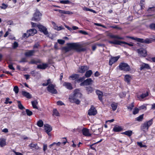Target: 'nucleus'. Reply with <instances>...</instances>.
Returning a JSON list of instances; mask_svg holds the SVG:
<instances>
[{
    "label": "nucleus",
    "instance_id": "f257e3e1",
    "mask_svg": "<svg viewBox=\"0 0 155 155\" xmlns=\"http://www.w3.org/2000/svg\"><path fill=\"white\" fill-rule=\"evenodd\" d=\"M67 46L62 48L65 52H68L71 49L75 50L78 52L84 51L86 50V48L83 47L82 45L78 43H68Z\"/></svg>",
    "mask_w": 155,
    "mask_h": 155
},
{
    "label": "nucleus",
    "instance_id": "f03ea898",
    "mask_svg": "<svg viewBox=\"0 0 155 155\" xmlns=\"http://www.w3.org/2000/svg\"><path fill=\"white\" fill-rule=\"evenodd\" d=\"M82 94L80 92L78 89H76L74 91V94L70 95L69 99L72 103H75L77 104H79L80 101L78 99V98L81 97Z\"/></svg>",
    "mask_w": 155,
    "mask_h": 155
},
{
    "label": "nucleus",
    "instance_id": "7ed1b4c3",
    "mask_svg": "<svg viewBox=\"0 0 155 155\" xmlns=\"http://www.w3.org/2000/svg\"><path fill=\"white\" fill-rule=\"evenodd\" d=\"M47 82L43 83L42 85L44 86H48L47 89L48 92L52 94H56L58 93V92L55 88L56 85L55 84H52V82L51 79H48L47 80Z\"/></svg>",
    "mask_w": 155,
    "mask_h": 155
},
{
    "label": "nucleus",
    "instance_id": "20e7f679",
    "mask_svg": "<svg viewBox=\"0 0 155 155\" xmlns=\"http://www.w3.org/2000/svg\"><path fill=\"white\" fill-rule=\"evenodd\" d=\"M153 121L151 119L142 124L141 126V130L144 132L148 131L149 127L153 124Z\"/></svg>",
    "mask_w": 155,
    "mask_h": 155
},
{
    "label": "nucleus",
    "instance_id": "39448f33",
    "mask_svg": "<svg viewBox=\"0 0 155 155\" xmlns=\"http://www.w3.org/2000/svg\"><path fill=\"white\" fill-rule=\"evenodd\" d=\"M129 38H131L133 40H135L138 42H141L142 43H144L147 44H149L152 42L153 40L150 38H147L145 39L142 38H134V37H129Z\"/></svg>",
    "mask_w": 155,
    "mask_h": 155
},
{
    "label": "nucleus",
    "instance_id": "423d86ee",
    "mask_svg": "<svg viewBox=\"0 0 155 155\" xmlns=\"http://www.w3.org/2000/svg\"><path fill=\"white\" fill-rule=\"evenodd\" d=\"M118 67L121 70L125 71H128L130 70V66L127 64L123 62L120 63Z\"/></svg>",
    "mask_w": 155,
    "mask_h": 155
},
{
    "label": "nucleus",
    "instance_id": "0eeeda50",
    "mask_svg": "<svg viewBox=\"0 0 155 155\" xmlns=\"http://www.w3.org/2000/svg\"><path fill=\"white\" fill-rule=\"evenodd\" d=\"M41 13L37 9L34 14L33 17L32 18L31 20L36 21H39L41 20Z\"/></svg>",
    "mask_w": 155,
    "mask_h": 155
},
{
    "label": "nucleus",
    "instance_id": "6e6552de",
    "mask_svg": "<svg viewBox=\"0 0 155 155\" xmlns=\"http://www.w3.org/2000/svg\"><path fill=\"white\" fill-rule=\"evenodd\" d=\"M137 52L139 55L141 57H145L147 55V50L143 48H141L137 49Z\"/></svg>",
    "mask_w": 155,
    "mask_h": 155
},
{
    "label": "nucleus",
    "instance_id": "1a4fd4ad",
    "mask_svg": "<svg viewBox=\"0 0 155 155\" xmlns=\"http://www.w3.org/2000/svg\"><path fill=\"white\" fill-rule=\"evenodd\" d=\"M37 32V31L34 28H32L27 31V33L23 35L24 37H28L30 36H33Z\"/></svg>",
    "mask_w": 155,
    "mask_h": 155
},
{
    "label": "nucleus",
    "instance_id": "9d476101",
    "mask_svg": "<svg viewBox=\"0 0 155 155\" xmlns=\"http://www.w3.org/2000/svg\"><path fill=\"white\" fill-rule=\"evenodd\" d=\"M93 82V81L92 80V79L91 78H89L85 80H84L80 84V85L81 86L88 85L92 84Z\"/></svg>",
    "mask_w": 155,
    "mask_h": 155
},
{
    "label": "nucleus",
    "instance_id": "9b49d317",
    "mask_svg": "<svg viewBox=\"0 0 155 155\" xmlns=\"http://www.w3.org/2000/svg\"><path fill=\"white\" fill-rule=\"evenodd\" d=\"M97 113V111L95 108L93 106H91V107L88 110V114L90 116L95 115Z\"/></svg>",
    "mask_w": 155,
    "mask_h": 155
},
{
    "label": "nucleus",
    "instance_id": "f8f14e48",
    "mask_svg": "<svg viewBox=\"0 0 155 155\" xmlns=\"http://www.w3.org/2000/svg\"><path fill=\"white\" fill-rule=\"evenodd\" d=\"M120 58L119 56L116 57L111 56L109 61V65L111 66L115 62H116Z\"/></svg>",
    "mask_w": 155,
    "mask_h": 155
},
{
    "label": "nucleus",
    "instance_id": "ddd939ff",
    "mask_svg": "<svg viewBox=\"0 0 155 155\" xmlns=\"http://www.w3.org/2000/svg\"><path fill=\"white\" fill-rule=\"evenodd\" d=\"M37 27L38 28L39 30L43 32L45 35H47L48 34V32L47 31V29L45 27L40 24H39L37 25Z\"/></svg>",
    "mask_w": 155,
    "mask_h": 155
},
{
    "label": "nucleus",
    "instance_id": "4468645a",
    "mask_svg": "<svg viewBox=\"0 0 155 155\" xmlns=\"http://www.w3.org/2000/svg\"><path fill=\"white\" fill-rule=\"evenodd\" d=\"M45 130L47 134L49 136H51V135L49 133L52 130V127L48 124L44 125Z\"/></svg>",
    "mask_w": 155,
    "mask_h": 155
},
{
    "label": "nucleus",
    "instance_id": "2eb2a0df",
    "mask_svg": "<svg viewBox=\"0 0 155 155\" xmlns=\"http://www.w3.org/2000/svg\"><path fill=\"white\" fill-rule=\"evenodd\" d=\"M150 68L148 64L143 63L140 65V70H142L145 69H150Z\"/></svg>",
    "mask_w": 155,
    "mask_h": 155
},
{
    "label": "nucleus",
    "instance_id": "dca6fc26",
    "mask_svg": "<svg viewBox=\"0 0 155 155\" xmlns=\"http://www.w3.org/2000/svg\"><path fill=\"white\" fill-rule=\"evenodd\" d=\"M132 79V76L130 75L127 74L124 76V81L126 82L128 84H130V81Z\"/></svg>",
    "mask_w": 155,
    "mask_h": 155
},
{
    "label": "nucleus",
    "instance_id": "f3484780",
    "mask_svg": "<svg viewBox=\"0 0 155 155\" xmlns=\"http://www.w3.org/2000/svg\"><path fill=\"white\" fill-rule=\"evenodd\" d=\"M123 128L120 126L115 125L113 129V131L114 132H118L123 130Z\"/></svg>",
    "mask_w": 155,
    "mask_h": 155
},
{
    "label": "nucleus",
    "instance_id": "a211bd4d",
    "mask_svg": "<svg viewBox=\"0 0 155 155\" xmlns=\"http://www.w3.org/2000/svg\"><path fill=\"white\" fill-rule=\"evenodd\" d=\"M89 69V68L87 66H83L80 67L78 71L81 73H84Z\"/></svg>",
    "mask_w": 155,
    "mask_h": 155
},
{
    "label": "nucleus",
    "instance_id": "6ab92c4d",
    "mask_svg": "<svg viewBox=\"0 0 155 155\" xmlns=\"http://www.w3.org/2000/svg\"><path fill=\"white\" fill-rule=\"evenodd\" d=\"M82 131L83 134L86 136L89 137L91 135V134L89 133V130L87 128H83L82 130Z\"/></svg>",
    "mask_w": 155,
    "mask_h": 155
},
{
    "label": "nucleus",
    "instance_id": "aec40b11",
    "mask_svg": "<svg viewBox=\"0 0 155 155\" xmlns=\"http://www.w3.org/2000/svg\"><path fill=\"white\" fill-rule=\"evenodd\" d=\"M63 86L69 90H71L73 89L72 85L70 83L65 82L63 84Z\"/></svg>",
    "mask_w": 155,
    "mask_h": 155
},
{
    "label": "nucleus",
    "instance_id": "412c9836",
    "mask_svg": "<svg viewBox=\"0 0 155 155\" xmlns=\"http://www.w3.org/2000/svg\"><path fill=\"white\" fill-rule=\"evenodd\" d=\"M118 104V103L115 102H113L111 103L110 106L113 111H114L117 109Z\"/></svg>",
    "mask_w": 155,
    "mask_h": 155
},
{
    "label": "nucleus",
    "instance_id": "4be33fe9",
    "mask_svg": "<svg viewBox=\"0 0 155 155\" xmlns=\"http://www.w3.org/2000/svg\"><path fill=\"white\" fill-rule=\"evenodd\" d=\"M51 23L53 26L54 29L55 30H57L58 31H60L61 30L63 29V28L62 26L58 27L56 25V24H55V23L53 21H52Z\"/></svg>",
    "mask_w": 155,
    "mask_h": 155
},
{
    "label": "nucleus",
    "instance_id": "5701e85b",
    "mask_svg": "<svg viewBox=\"0 0 155 155\" xmlns=\"http://www.w3.org/2000/svg\"><path fill=\"white\" fill-rule=\"evenodd\" d=\"M96 93L98 96L99 100L102 101L103 93L102 92L99 90H97L96 91Z\"/></svg>",
    "mask_w": 155,
    "mask_h": 155
},
{
    "label": "nucleus",
    "instance_id": "b1692460",
    "mask_svg": "<svg viewBox=\"0 0 155 155\" xmlns=\"http://www.w3.org/2000/svg\"><path fill=\"white\" fill-rule=\"evenodd\" d=\"M58 12L61 13L65 14L71 15L73 14V13L72 12L69 11H65L61 10H58Z\"/></svg>",
    "mask_w": 155,
    "mask_h": 155
},
{
    "label": "nucleus",
    "instance_id": "393cba45",
    "mask_svg": "<svg viewBox=\"0 0 155 155\" xmlns=\"http://www.w3.org/2000/svg\"><path fill=\"white\" fill-rule=\"evenodd\" d=\"M34 50H29L25 53V55L27 57H29L32 56L35 53Z\"/></svg>",
    "mask_w": 155,
    "mask_h": 155
},
{
    "label": "nucleus",
    "instance_id": "a878e982",
    "mask_svg": "<svg viewBox=\"0 0 155 155\" xmlns=\"http://www.w3.org/2000/svg\"><path fill=\"white\" fill-rule=\"evenodd\" d=\"M48 67V64H43L38 65L37 68L38 69H45Z\"/></svg>",
    "mask_w": 155,
    "mask_h": 155
},
{
    "label": "nucleus",
    "instance_id": "bb28decb",
    "mask_svg": "<svg viewBox=\"0 0 155 155\" xmlns=\"http://www.w3.org/2000/svg\"><path fill=\"white\" fill-rule=\"evenodd\" d=\"M22 94L25 97L28 98L30 99L31 98V95L28 92L25 91H22Z\"/></svg>",
    "mask_w": 155,
    "mask_h": 155
},
{
    "label": "nucleus",
    "instance_id": "cd10ccee",
    "mask_svg": "<svg viewBox=\"0 0 155 155\" xmlns=\"http://www.w3.org/2000/svg\"><path fill=\"white\" fill-rule=\"evenodd\" d=\"M108 42L111 44L121 45V41L117 40H114L113 41H109Z\"/></svg>",
    "mask_w": 155,
    "mask_h": 155
},
{
    "label": "nucleus",
    "instance_id": "c85d7f7f",
    "mask_svg": "<svg viewBox=\"0 0 155 155\" xmlns=\"http://www.w3.org/2000/svg\"><path fill=\"white\" fill-rule=\"evenodd\" d=\"M6 145V139L4 138L0 139V145L3 147Z\"/></svg>",
    "mask_w": 155,
    "mask_h": 155
},
{
    "label": "nucleus",
    "instance_id": "c756f323",
    "mask_svg": "<svg viewBox=\"0 0 155 155\" xmlns=\"http://www.w3.org/2000/svg\"><path fill=\"white\" fill-rule=\"evenodd\" d=\"M79 77V75L78 74H74L70 76L69 77V79H70L71 78H72V80H74L78 78Z\"/></svg>",
    "mask_w": 155,
    "mask_h": 155
},
{
    "label": "nucleus",
    "instance_id": "7c9ffc66",
    "mask_svg": "<svg viewBox=\"0 0 155 155\" xmlns=\"http://www.w3.org/2000/svg\"><path fill=\"white\" fill-rule=\"evenodd\" d=\"M123 134H125L128 136H130L132 134V131L131 130H129L126 131L122 133Z\"/></svg>",
    "mask_w": 155,
    "mask_h": 155
},
{
    "label": "nucleus",
    "instance_id": "2f4dec72",
    "mask_svg": "<svg viewBox=\"0 0 155 155\" xmlns=\"http://www.w3.org/2000/svg\"><path fill=\"white\" fill-rule=\"evenodd\" d=\"M92 73V71L89 70L87 71L85 74V76L86 78H89L90 77Z\"/></svg>",
    "mask_w": 155,
    "mask_h": 155
},
{
    "label": "nucleus",
    "instance_id": "473e14b6",
    "mask_svg": "<svg viewBox=\"0 0 155 155\" xmlns=\"http://www.w3.org/2000/svg\"><path fill=\"white\" fill-rule=\"evenodd\" d=\"M86 89L88 93H91L93 91V89L92 87L90 86L87 87H86Z\"/></svg>",
    "mask_w": 155,
    "mask_h": 155
},
{
    "label": "nucleus",
    "instance_id": "72a5a7b5",
    "mask_svg": "<svg viewBox=\"0 0 155 155\" xmlns=\"http://www.w3.org/2000/svg\"><path fill=\"white\" fill-rule=\"evenodd\" d=\"M31 104L33 107L34 108L38 109V107L37 106L38 103L36 101H32L31 102Z\"/></svg>",
    "mask_w": 155,
    "mask_h": 155
},
{
    "label": "nucleus",
    "instance_id": "f704fd0d",
    "mask_svg": "<svg viewBox=\"0 0 155 155\" xmlns=\"http://www.w3.org/2000/svg\"><path fill=\"white\" fill-rule=\"evenodd\" d=\"M143 115L142 114L136 118V120L138 121H141L143 119Z\"/></svg>",
    "mask_w": 155,
    "mask_h": 155
},
{
    "label": "nucleus",
    "instance_id": "c9c22d12",
    "mask_svg": "<svg viewBox=\"0 0 155 155\" xmlns=\"http://www.w3.org/2000/svg\"><path fill=\"white\" fill-rule=\"evenodd\" d=\"M60 3L63 4H69L71 3V2L68 0H61L60 1Z\"/></svg>",
    "mask_w": 155,
    "mask_h": 155
},
{
    "label": "nucleus",
    "instance_id": "e433bc0d",
    "mask_svg": "<svg viewBox=\"0 0 155 155\" xmlns=\"http://www.w3.org/2000/svg\"><path fill=\"white\" fill-rule=\"evenodd\" d=\"M37 125L40 127H42L43 125V122L41 120H39L37 122Z\"/></svg>",
    "mask_w": 155,
    "mask_h": 155
},
{
    "label": "nucleus",
    "instance_id": "4c0bfd02",
    "mask_svg": "<svg viewBox=\"0 0 155 155\" xmlns=\"http://www.w3.org/2000/svg\"><path fill=\"white\" fill-rule=\"evenodd\" d=\"M19 88L17 86H15L13 88V91L16 94H17L19 92Z\"/></svg>",
    "mask_w": 155,
    "mask_h": 155
},
{
    "label": "nucleus",
    "instance_id": "58836bf2",
    "mask_svg": "<svg viewBox=\"0 0 155 155\" xmlns=\"http://www.w3.org/2000/svg\"><path fill=\"white\" fill-rule=\"evenodd\" d=\"M10 99L8 97L6 98L5 104H11L12 103V102L11 101H9Z\"/></svg>",
    "mask_w": 155,
    "mask_h": 155
},
{
    "label": "nucleus",
    "instance_id": "ea45409f",
    "mask_svg": "<svg viewBox=\"0 0 155 155\" xmlns=\"http://www.w3.org/2000/svg\"><path fill=\"white\" fill-rule=\"evenodd\" d=\"M53 115L56 116H59V114L56 109H54L53 111Z\"/></svg>",
    "mask_w": 155,
    "mask_h": 155
},
{
    "label": "nucleus",
    "instance_id": "a19ab883",
    "mask_svg": "<svg viewBox=\"0 0 155 155\" xmlns=\"http://www.w3.org/2000/svg\"><path fill=\"white\" fill-rule=\"evenodd\" d=\"M137 145L139 146L140 147H146L147 146L145 145H143L141 142H137Z\"/></svg>",
    "mask_w": 155,
    "mask_h": 155
},
{
    "label": "nucleus",
    "instance_id": "79ce46f5",
    "mask_svg": "<svg viewBox=\"0 0 155 155\" xmlns=\"http://www.w3.org/2000/svg\"><path fill=\"white\" fill-rule=\"evenodd\" d=\"M85 79V78L84 77H83L80 78H79L77 79L76 81L78 83H79L80 82L83 81Z\"/></svg>",
    "mask_w": 155,
    "mask_h": 155
},
{
    "label": "nucleus",
    "instance_id": "37998d69",
    "mask_svg": "<svg viewBox=\"0 0 155 155\" xmlns=\"http://www.w3.org/2000/svg\"><path fill=\"white\" fill-rule=\"evenodd\" d=\"M18 108L22 110L25 108L23 106L20 101H18Z\"/></svg>",
    "mask_w": 155,
    "mask_h": 155
},
{
    "label": "nucleus",
    "instance_id": "c03bdc74",
    "mask_svg": "<svg viewBox=\"0 0 155 155\" xmlns=\"http://www.w3.org/2000/svg\"><path fill=\"white\" fill-rule=\"evenodd\" d=\"M134 107V103H132L130 104L127 107V108L129 110H131Z\"/></svg>",
    "mask_w": 155,
    "mask_h": 155
},
{
    "label": "nucleus",
    "instance_id": "a18cd8bd",
    "mask_svg": "<svg viewBox=\"0 0 155 155\" xmlns=\"http://www.w3.org/2000/svg\"><path fill=\"white\" fill-rule=\"evenodd\" d=\"M26 112L27 115L28 116H30L32 114V112L28 109L26 110Z\"/></svg>",
    "mask_w": 155,
    "mask_h": 155
},
{
    "label": "nucleus",
    "instance_id": "49530a36",
    "mask_svg": "<svg viewBox=\"0 0 155 155\" xmlns=\"http://www.w3.org/2000/svg\"><path fill=\"white\" fill-rule=\"evenodd\" d=\"M139 109L136 107L135 108L133 112V114H137L139 111Z\"/></svg>",
    "mask_w": 155,
    "mask_h": 155
},
{
    "label": "nucleus",
    "instance_id": "de8ad7c7",
    "mask_svg": "<svg viewBox=\"0 0 155 155\" xmlns=\"http://www.w3.org/2000/svg\"><path fill=\"white\" fill-rule=\"evenodd\" d=\"M148 95V94L147 92L144 94H143L140 96V97L141 99H143Z\"/></svg>",
    "mask_w": 155,
    "mask_h": 155
},
{
    "label": "nucleus",
    "instance_id": "09e8293b",
    "mask_svg": "<svg viewBox=\"0 0 155 155\" xmlns=\"http://www.w3.org/2000/svg\"><path fill=\"white\" fill-rule=\"evenodd\" d=\"M150 28L153 30H155V24L152 23L150 25Z\"/></svg>",
    "mask_w": 155,
    "mask_h": 155
},
{
    "label": "nucleus",
    "instance_id": "8fccbe9b",
    "mask_svg": "<svg viewBox=\"0 0 155 155\" xmlns=\"http://www.w3.org/2000/svg\"><path fill=\"white\" fill-rule=\"evenodd\" d=\"M7 7L8 5H7L3 3L1 6L0 7L2 9H5Z\"/></svg>",
    "mask_w": 155,
    "mask_h": 155
},
{
    "label": "nucleus",
    "instance_id": "3c124183",
    "mask_svg": "<svg viewBox=\"0 0 155 155\" xmlns=\"http://www.w3.org/2000/svg\"><path fill=\"white\" fill-rule=\"evenodd\" d=\"M58 42L61 45H63L64 44L65 41L61 39H58Z\"/></svg>",
    "mask_w": 155,
    "mask_h": 155
},
{
    "label": "nucleus",
    "instance_id": "603ef678",
    "mask_svg": "<svg viewBox=\"0 0 155 155\" xmlns=\"http://www.w3.org/2000/svg\"><path fill=\"white\" fill-rule=\"evenodd\" d=\"M124 44L126 45H128L129 46H133V44L132 43H128L127 42H126L125 41H121V44Z\"/></svg>",
    "mask_w": 155,
    "mask_h": 155
},
{
    "label": "nucleus",
    "instance_id": "864d4df0",
    "mask_svg": "<svg viewBox=\"0 0 155 155\" xmlns=\"http://www.w3.org/2000/svg\"><path fill=\"white\" fill-rule=\"evenodd\" d=\"M37 145V144H36L31 143L30 144L29 146L32 149L33 148H35Z\"/></svg>",
    "mask_w": 155,
    "mask_h": 155
},
{
    "label": "nucleus",
    "instance_id": "5fc2aeb1",
    "mask_svg": "<svg viewBox=\"0 0 155 155\" xmlns=\"http://www.w3.org/2000/svg\"><path fill=\"white\" fill-rule=\"evenodd\" d=\"M18 44L16 42H15L13 43V48H15L18 47Z\"/></svg>",
    "mask_w": 155,
    "mask_h": 155
},
{
    "label": "nucleus",
    "instance_id": "6e6d98bb",
    "mask_svg": "<svg viewBox=\"0 0 155 155\" xmlns=\"http://www.w3.org/2000/svg\"><path fill=\"white\" fill-rule=\"evenodd\" d=\"M115 38L120 40H123L124 39V38L120 37L118 35H115Z\"/></svg>",
    "mask_w": 155,
    "mask_h": 155
},
{
    "label": "nucleus",
    "instance_id": "4d7b16f0",
    "mask_svg": "<svg viewBox=\"0 0 155 155\" xmlns=\"http://www.w3.org/2000/svg\"><path fill=\"white\" fill-rule=\"evenodd\" d=\"M79 32L81 33L84 35H87L88 34V33L87 32H86L85 31H83L82 30H80L79 31Z\"/></svg>",
    "mask_w": 155,
    "mask_h": 155
},
{
    "label": "nucleus",
    "instance_id": "13d9d810",
    "mask_svg": "<svg viewBox=\"0 0 155 155\" xmlns=\"http://www.w3.org/2000/svg\"><path fill=\"white\" fill-rule=\"evenodd\" d=\"M111 38H115V35H113L111 34H109L108 35Z\"/></svg>",
    "mask_w": 155,
    "mask_h": 155
},
{
    "label": "nucleus",
    "instance_id": "bf43d9fd",
    "mask_svg": "<svg viewBox=\"0 0 155 155\" xmlns=\"http://www.w3.org/2000/svg\"><path fill=\"white\" fill-rule=\"evenodd\" d=\"M47 144H44L43 146V150L45 152L47 149Z\"/></svg>",
    "mask_w": 155,
    "mask_h": 155
},
{
    "label": "nucleus",
    "instance_id": "052dcab7",
    "mask_svg": "<svg viewBox=\"0 0 155 155\" xmlns=\"http://www.w3.org/2000/svg\"><path fill=\"white\" fill-rule=\"evenodd\" d=\"M8 67L10 69L13 70H15V68L13 67V65L12 64H9Z\"/></svg>",
    "mask_w": 155,
    "mask_h": 155
},
{
    "label": "nucleus",
    "instance_id": "680f3d73",
    "mask_svg": "<svg viewBox=\"0 0 155 155\" xmlns=\"http://www.w3.org/2000/svg\"><path fill=\"white\" fill-rule=\"evenodd\" d=\"M57 104L59 105H62L64 104L61 101H59L57 102Z\"/></svg>",
    "mask_w": 155,
    "mask_h": 155
},
{
    "label": "nucleus",
    "instance_id": "e2e57ef3",
    "mask_svg": "<svg viewBox=\"0 0 155 155\" xmlns=\"http://www.w3.org/2000/svg\"><path fill=\"white\" fill-rule=\"evenodd\" d=\"M144 2V1L143 0H142L140 1V6H141V8H143V5H144L143 3Z\"/></svg>",
    "mask_w": 155,
    "mask_h": 155
},
{
    "label": "nucleus",
    "instance_id": "0e129e2a",
    "mask_svg": "<svg viewBox=\"0 0 155 155\" xmlns=\"http://www.w3.org/2000/svg\"><path fill=\"white\" fill-rule=\"evenodd\" d=\"M2 132H4L5 133H7L8 132V130L7 128H5L3 129L2 130Z\"/></svg>",
    "mask_w": 155,
    "mask_h": 155
},
{
    "label": "nucleus",
    "instance_id": "69168bd1",
    "mask_svg": "<svg viewBox=\"0 0 155 155\" xmlns=\"http://www.w3.org/2000/svg\"><path fill=\"white\" fill-rule=\"evenodd\" d=\"M27 62L26 59L25 58H23L20 61V62Z\"/></svg>",
    "mask_w": 155,
    "mask_h": 155
},
{
    "label": "nucleus",
    "instance_id": "338daca9",
    "mask_svg": "<svg viewBox=\"0 0 155 155\" xmlns=\"http://www.w3.org/2000/svg\"><path fill=\"white\" fill-rule=\"evenodd\" d=\"M146 108V106L145 105H142L141 106H140L139 107V110H141V109H143Z\"/></svg>",
    "mask_w": 155,
    "mask_h": 155
},
{
    "label": "nucleus",
    "instance_id": "774afa93",
    "mask_svg": "<svg viewBox=\"0 0 155 155\" xmlns=\"http://www.w3.org/2000/svg\"><path fill=\"white\" fill-rule=\"evenodd\" d=\"M94 75L95 77H98L100 75V74L98 71H97L94 73Z\"/></svg>",
    "mask_w": 155,
    "mask_h": 155
}]
</instances>
